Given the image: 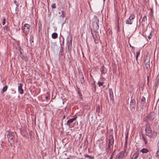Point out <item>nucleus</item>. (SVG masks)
I'll list each match as a JSON object with an SVG mask.
<instances>
[{
  "label": "nucleus",
  "mask_w": 159,
  "mask_h": 159,
  "mask_svg": "<svg viewBox=\"0 0 159 159\" xmlns=\"http://www.w3.org/2000/svg\"><path fill=\"white\" fill-rule=\"evenodd\" d=\"M146 105L145 98L142 97L141 98V102L140 103V107L143 110L145 108Z\"/></svg>",
  "instance_id": "obj_6"
},
{
  "label": "nucleus",
  "mask_w": 159,
  "mask_h": 159,
  "mask_svg": "<svg viewBox=\"0 0 159 159\" xmlns=\"http://www.w3.org/2000/svg\"><path fill=\"white\" fill-rule=\"evenodd\" d=\"M139 54H140L139 52H136V55L137 56H139Z\"/></svg>",
  "instance_id": "obj_37"
},
{
  "label": "nucleus",
  "mask_w": 159,
  "mask_h": 159,
  "mask_svg": "<svg viewBox=\"0 0 159 159\" xmlns=\"http://www.w3.org/2000/svg\"><path fill=\"white\" fill-rule=\"evenodd\" d=\"M152 37V35L151 34V33H150L149 34L148 36V38L149 39H151V38Z\"/></svg>",
  "instance_id": "obj_34"
},
{
  "label": "nucleus",
  "mask_w": 159,
  "mask_h": 159,
  "mask_svg": "<svg viewBox=\"0 0 159 159\" xmlns=\"http://www.w3.org/2000/svg\"><path fill=\"white\" fill-rule=\"evenodd\" d=\"M104 69L105 67L103 65L102 66L101 68L100 69V71L102 73V74H104L105 73L104 72Z\"/></svg>",
  "instance_id": "obj_20"
},
{
  "label": "nucleus",
  "mask_w": 159,
  "mask_h": 159,
  "mask_svg": "<svg viewBox=\"0 0 159 159\" xmlns=\"http://www.w3.org/2000/svg\"><path fill=\"white\" fill-rule=\"evenodd\" d=\"M157 146H158V149H159V143H157Z\"/></svg>",
  "instance_id": "obj_41"
},
{
  "label": "nucleus",
  "mask_w": 159,
  "mask_h": 159,
  "mask_svg": "<svg viewBox=\"0 0 159 159\" xmlns=\"http://www.w3.org/2000/svg\"><path fill=\"white\" fill-rule=\"evenodd\" d=\"M129 46H130V47H131L132 48V49L134 48V47H133L131 45V44H129Z\"/></svg>",
  "instance_id": "obj_39"
},
{
  "label": "nucleus",
  "mask_w": 159,
  "mask_h": 159,
  "mask_svg": "<svg viewBox=\"0 0 159 159\" xmlns=\"http://www.w3.org/2000/svg\"><path fill=\"white\" fill-rule=\"evenodd\" d=\"M133 23V21L129 19H129L128 20H127L126 21V24H129V25H131Z\"/></svg>",
  "instance_id": "obj_18"
},
{
  "label": "nucleus",
  "mask_w": 159,
  "mask_h": 159,
  "mask_svg": "<svg viewBox=\"0 0 159 159\" xmlns=\"http://www.w3.org/2000/svg\"><path fill=\"white\" fill-rule=\"evenodd\" d=\"M147 20V17L146 16H144L141 22V24L142 25L144 26V25L146 24V21Z\"/></svg>",
  "instance_id": "obj_14"
},
{
  "label": "nucleus",
  "mask_w": 159,
  "mask_h": 159,
  "mask_svg": "<svg viewBox=\"0 0 159 159\" xmlns=\"http://www.w3.org/2000/svg\"><path fill=\"white\" fill-rule=\"evenodd\" d=\"M7 88H8L7 86L5 85V86H4L3 87L2 89V91L3 92V93H4L7 90Z\"/></svg>",
  "instance_id": "obj_23"
},
{
  "label": "nucleus",
  "mask_w": 159,
  "mask_h": 159,
  "mask_svg": "<svg viewBox=\"0 0 159 159\" xmlns=\"http://www.w3.org/2000/svg\"><path fill=\"white\" fill-rule=\"evenodd\" d=\"M147 117L150 120H152L154 119L155 117V113L153 112H151L149 115H148Z\"/></svg>",
  "instance_id": "obj_13"
},
{
  "label": "nucleus",
  "mask_w": 159,
  "mask_h": 159,
  "mask_svg": "<svg viewBox=\"0 0 159 159\" xmlns=\"http://www.w3.org/2000/svg\"><path fill=\"white\" fill-rule=\"evenodd\" d=\"M140 152L143 153H147L149 152V150L146 148H143L140 151Z\"/></svg>",
  "instance_id": "obj_16"
},
{
  "label": "nucleus",
  "mask_w": 159,
  "mask_h": 159,
  "mask_svg": "<svg viewBox=\"0 0 159 159\" xmlns=\"http://www.w3.org/2000/svg\"><path fill=\"white\" fill-rule=\"evenodd\" d=\"M62 50H63V48L62 47H61V48H60V52H62Z\"/></svg>",
  "instance_id": "obj_38"
},
{
  "label": "nucleus",
  "mask_w": 159,
  "mask_h": 159,
  "mask_svg": "<svg viewBox=\"0 0 159 159\" xmlns=\"http://www.w3.org/2000/svg\"><path fill=\"white\" fill-rule=\"evenodd\" d=\"M58 35L56 33H54L52 35V38L53 39H56L57 38Z\"/></svg>",
  "instance_id": "obj_17"
},
{
  "label": "nucleus",
  "mask_w": 159,
  "mask_h": 159,
  "mask_svg": "<svg viewBox=\"0 0 159 159\" xmlns=\"http://www.w3.org/2000/svg\"><path fill=\"white\" fill-rule=\"evenodd\" d=\"M111 151V149L106 148V152L108 153H110Z\"/></svg>",
  "instance_id": "obj_35"
},
{
  "label": "nucleus",
  "mask_w": 159,
  "mask_h": 159,
  "mask_svg": "<svg viewBox=\"0 0 159 159\" xmlns=\"http://www.w3.org/2000/svg\"><path fill=\"white\" fill-rule=\"evenodd\" d=\"M115 150H114L113 152L112 153V154H111L110 159H113V156H114V152H115Z\"/></svg>",
  "instance_id": "obj_32"
},
{
  "label": "nucleus",
  "mask_w": 159,
  "mask_h": 159,
  "mask_svg": "<svg viewBox=\"0 0 159 159\" xmlns=\"http://www.w3.org/2000/svg\"><path fill=\"white\" fill-rule=\"evenodd\" d=\"M136 107V102L135 100L133 99L131 101L130 104V107L131 110H133L135 109Z\"/></svg>",
  "instance_id": "obj_8"
},
{
  "label": "nucleus",
  "mask_w": 159,
  "mask_h": 159,
  "mask_svg": "<svg viewBox=\"0 0 159 159\" xmlns=\"http://www.w3.org/2000/svg\"><path fill=\"white\" fill-rule=\"evenodd\" d=\"M127 154V153L124 150L118 153L116 156L115 159H121L126 157Z\"/></svg>",
  "instance_id": "obj_4"
},
{
  "label": "nucleus",
  "mask_w": 159,
  "mask_h": 159,
  "mask_svg": "<svg viewBox=\"0 0 159 159\" xmlns=\"http://www.w3.org/2000/svg\"><path fill=\"white\" fill-rule=\"evenodd\" d=\"M138 56H137V55H136V60H138Z\"/></svg>",
  "instance_id": "obj_40"
},
{
  "label": "nucleus",
  "mask_w": 159,
  "mask_h": 159,
  "mask_svg": "<svg viewBox=\"0 0 159 159\" xmlns=\"http://www.w3.org/2000/svg\"><path fill=\"white\" fill-rule=\"evenodd\" d=\"M34 38L33 36V35L30 36V42L31 45H34Z\"/></svg>",
  "instance_id": "obj_19"
},
{
  "label": "nucleus",
  "mask_w": 159,
  "mask_h": 159,
  "mask_svg": "<svg viewBox=\"0 0 159 159\" xmlns=\"http://www.w3.org/2000/svg\"><path fill=\"white\" fill-rule=\"evenodd\" d=\"M3 28L4 29L6 30L7 31H8L9 30V29L8 28V27L7 26H4Z\"/></svg>",
  "instance_id": "obj_31"
},
{
  "label": "nucleus",
  "mask_w": 159,
  "mask_h": 159,
  "mask_svg": "<svg viewBox=\"0 0 159 159\" xmlns=\"http://www.w3.org/2000/svg\"><path fill=\"white\" fill-rule=\"evenodd\" d=\"M16 93V91H15L14 92V93Z\"/></svg>",
  "instance_id": "obj_46"
},
{
  "label": "nucleus",
  "mask_w": 159,
  "mask_h": 159,
  "mask_svg": "<svg viewBox=\"0 0 159 159\" xmlns=\"http://www.w3.org/2000/svg\"><path fill=\"white\" fill-rule=\"evenodd\" d=\"M84 156L85 157L89 158V159H94V157L93 156H90L87 154H85Z\"/></svg>",
  "instance_id": "obj_21"
},
{
  "label": "nucleus",
  "mask_w": 159,
  "mask_h": 159,
  "mask_svg": "<svg viewBox=\"0 0 159 159\" xmlns=\"http://www.w3.org/2000/svg\"><path fill=\"white\" fill-rule=\"evenodd\" d=\"M66 117V116L65 115H64L63 116V119H64Z\"/></svg>",
  "instance_id": "obj_42"
},
{
  "label": "nucleus",
  "mask_w": 159,
  "mask_h": 159,
  "mask_svg": "<svg viewBox=\"0 0 159 159\" xmlns=\"http://www.w3.org/2000/svg\"><path fill=\"white\" fill-rule=\"evenodd\" d=\"M157 156H159V150L158 148L157 152Z\"/></svg>",
  "instance_id": "obj_36"
},
{
  "label": "nucleus",
  "mask_w": 159,
  "mask_h": 159,
  "mask_svg": "<svg viewBox=\"0 0 159 159\" xmlns=\"http://www.w3.org/2000/svg\"><path fill=\"white\" fill-rule=\"evenodd\" d=\"M139 155V153L138 151H137L133 155L132 158H133V159H137Z\"/></svg>",
  "instance_id": "obj_15"
},
{
  "label": "nucleus",
  "mask_w": 159,
  "mask_h": 159,
  "mask_svg": "<svg viewBox=\"0 0 159 159\" xmlns=\"http://www.w3.org/2000/svg\"><path fill=\"white\" fill-rule=\"evenodd\" d=\"M77 117V116H76L75 117L69 119L67 121L66 124L69 126L70 128L72 127H73V126L71 125V124L74 121L76 120Z\"/></svg>",
  "instance_id": "obj_7"
},
{
  "label": "nucleus",
  "mask_w": 159,
  "mask_h": 159,
  "mask_svg": "<svg viewBox=\"0 0 159 159\" xmlns=\"http://www.w3.org/2000/svg\"><path fill=\"white\" fill-rule=\"evenodd\" d=\"M86 147H87V145H86Z\"/></svg>",
  "instance_id": "obj_48"
},
{
  "label": "nucleus",
  "mask_w": 159,
  "mask_h": 159,
  "mask_svg": "<svg viewBox=\"0 0 159 159\" xmlns=\"http://www.w3.org/2000/svg\"><path fill=\"white\" fill-rule=\"evenodd\" d=\"M103 84V82H99L98 83V85L99 87H100L101 86H102Z\"/></svg>",
  "instance_id": "obj_28"
},
{
  "label": "nucleus",
  "mask_w": 159,
  "mask_h": 159,
  "mask_svg": "<svg viewBox=\"0 0 159 159\" xmlns=\"http://www.w3.org/2000/svg\"><path fill=\"white\" fill-rule=\"evenodd\" d=\"M135 17V16L134 14H132L129 17V18L133 21V20L134 18Z\"/></svg>",
  "instance_id": "obj_24"
},
{
  "label": "nucleus",
  "mask_w": 159,
  "mask_h": 159,
  "mask_svg": "<svg viewBox=\"0 0 159 159\" xmlns=\"http://www.w3.org/2000/svg\"><path fill=\"white\" fill-rule=\"evenodd\" d=\"M92 34L94 40V42L95 43L97 44L99 43L98 39V34L95 33L94 34L92 33L91 32Z\"/></svg>",
  "instance_id": "obj_11"
},
{
  "label": "nucleus",
  "mask_w": 159,
  "mask_h": 159,
  "mask_svg": "<svg viewBox=\"0 0 159 159\" xmlns=\"http://www.w3.org/2000/svg\"><path fill=\"white\" fill-rule=\"evenodd\" d=\"M30 27L29 25L27 24H25L24 25L23 29V32L25 35H27L29 33Z\"/></svg>",
  "instance_id": "obj_5"
},
{
  "label": "nucleus",
  "mask_w": 159,
  "mask_h": 159,
  "mask_svg": "<svg viewBox=\"0 0 159 159\" xmlns=\"http://www.w3.org/2000/svg\"><path fill=\"white\" fill-rule=\"evenodd\" d=\"M7 136L8 141L11 145L14 140V136L12 134L10 133L7 134Z\"/></svg>",
  "instance_id": "obj_10"
},
{
  "label": "nucleus",
  "mask_w": 159,
  "mask_h": 159,
  "mask_svg": "<svg viewBox=\"0 0 159 159\" xmlns=\"http://www.w3.org/2000/svg\"><path fill=\"white\" fill-rule=\"evenodd\" d=\"M145 130L146 134L149 137L154 138L157 136V132L154 131H152L149 125H146Z\"/></svg>",
  "instance_id": "obj_1"
},
{
  "label": "nucleus",
  "mask_w": 159,
  "mask_h": 159,
  "mask_svg": "<svg viewBox=\"0 0 159 159\" xmlns=\"http://www.w3.org/2000/svg\"><path fill=\"white\" fill-rule=\"evenodd\" d=\"M81 78H80V80L81 81V83L82 84L84 82V77L83 75L81 76Z\"/></svg>",
  "instance_id": "obj_25"
},
{
  "label": "nucleus",
  "mask_w": 159,
  "mask_h": 159,
  "mask_svg": "<svg viewBox=\"0 0 159 159\" xmlns=\"http://www.w3.org/2000/svg\"><path fill=\"white\" fill-rule=\"evenodd\" d=\"M46 98H48V97H46Z\"/></svg>",
  "instance_id": "obj_47"
},
{
  "label": "nucleus",
  "mask_w": 159,
  "mask_h": 159,
  "mask_svg": "<svg viewBox=\"0 0 159 159\" xmlns=\"http://www.w3.org/2000/svg\"><path fill=\"white\" fill-rule=\"evenodd\" d=\"M22 86L23 85L21 83L19 84L18 86V92L20 94H22L24 93V90L22 89Z\"/></svg>",
  "instance_id": "obj_12"
},
{
  "label": "nucleus",
  "mask_w": 159,
  "mask_h": 159,
  "mask_svg": "<svg viewBox=\"0 0 159 159\" xmlns=\"http://www.w3.org/2000/svg\"><path fill=\"white\" fill-rule=\"evenodd\" d=\"M6 23V19L4 18L2 20V24L3 25H4Z\"/></svg>",
  "instance_id": "obj_29"
},
{
  "label": "nucleus",
  "mask_w": 159,
  "mask_h": 159,
  "mask_svg": "<svg viewBox=\"0 0 159 159\" xmlns=\"http://www.w3.org/2000/svg\"><path fill=\"white\" fill-rule=\"evenodd\" d=\"M41 25H40L39 26V34L40 32H42L41 31Z\"/></svg>",
  "instance_id": "obj_30"
},
{
  "label": "nucleus",
  "mask_w": 159,
  "mask_h": 159,
  "mask_svg": "<svg viewBox=\"0 0 159 159\" xmlns=\"http://www.w3.org/2000/svg\"><path fill=\"white\" fill-rule=\"evenodd\" d=\"M147 79L148 80H149V76H147Z\"/></svg>",
  "instance_id": "obj_43"
},
{
  "label": "nucleus",
  "mask_w": 159,
  "mask_h": 159,
  "mask_svg": "<svg viewBox=\"0 0 159 159\" xmlns=\"http://www.w3.org/2000/svg\"><path fill=\"white\" fill-rule=\"evenodd\" d=\"M52 8L55 9L56 8V4L55 3L53 4L52 5Z\"/></svg>",
  "instance_id": "obj_33"
},
{
  "label": "nucleus",
  "mask_w": 159,
  "mask_h": 159,
  "mask_svg": "<svg viewBox=\"0 0 159 159\" xmlns=\"http://www.w3.org/2000/svg\"><path fill=\"white\" fill-rule=\"evenodd\" d=\"M66 159H70V158H66Z\"/></svg>",
  "instance_id": "obj_45"
},
{
  "label": "nucleus",
  "mask_w": 159,
  "mask_h": 159,
  "mask_svg": "<svg viewBox=\"0 0 159 159\" xmlns=\"http://www.w3.org/2000/svg\"><path fill=\"white\" fill-rule=\"evenodd\" d=\"M133 49V52H134V49Z\"/></svg>",
  "instance_id": "obj_44"
},
{
  "label": "nucleus",
  "mask_w": 159,
  "mask_h": 159,
  "mask_svg": "<svg viewBox=\"0 0 159 159\" xmlns=\"http://www.w3.org/2000/svg\"><path fill=\"white\" fill-rule=\"evenodd\" d=\"M94 20L93 23V27L94 32H96L99 29V20L97 17L94 18Z\"/></svg>",
  "instance_id": "obj_2"
},
{
  "label": "nucleus",
  "mask_w": 159,
  "mask_h": 159,
  "mask_svg": "<svg viewBox=\"0 0 159 159\" xmlns=\"http://www.w3.org/2000/svg\"><path fill=\"white\" fill-rule=\"evenodd\" d=\"M71 40H70V42H69V41H67L66 44L68 46L69 48V47L70 44H71Z\"/></svg>",
  "instance_id": "obj_27"
},
{
  "label": "nucleus",
  "mask_w": 159,
  "mask_h": 159,
  "mask_svg": "<svg viewBox=\"0 0 159 159\" xmlns=\"http://www.w3.org/2000/svg\"><path fill=\"white\" fill-rule=\"evenodd\" d=\"M144 64L146 68L148 70L150 68V61L149 58L146 57L144 61Z\"/></svg>",
  "instance_id": "obj_9"
},
{
  "label": "nucleus",
  "mask_w": 159,
  "mask_h": 159,
  "mask_svg": "<svg viewBox=\"0 0 159 159\" xmlns=\"http://www.w3.org/2000/svg\"><path fill=\"white\" fill-rule=\"evenodd\" d=\"M108 138L109 143L108 144V147L107 148L111 149V148L113 147L114 143V139L113 135H109Z\"/></svg>",
  "instance_id": "obj_3"
},
{
  "label": "nucleus",
  "mask_w": 159,
  "mask_h": 159,
  "mask_svg": "<svg viewBox=\"0 0 159 159\" xmlns=\"http://www.w3.org/2000/svg\"><path fill=\"white\" fill-rule=\"evenodd\" d=\"M14 3L16 5V9L18 8L19 5L18 4H17V2L16 0H14Z\"/></svg>",
  "instance_id": "obj_26"
},
{
  "label": "nucleus",
  "mask_w": 159,
  "mask_h": 159,
  "mask_svg": "<svg viewBox=\"0 0 159 159\" xmlns=\"http://www.w3.org/2000/svg\"><path fill=\"white\" fill-rule=\"evenodd\" d=\"M142 139L144 142L145 144H147V140L146 138L143 135L142 136Z\"/></svg>",
  "instance_id": "obj_22"
}]
</instances>
